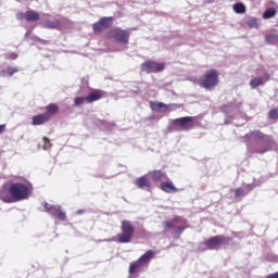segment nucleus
I'll list each match as a JSON object with an SVG mask.
<instances>
[{"mask_svg":"<svg viewBox=\"0 0 278 278\" xmlns=\"http://www.w3.org/2000/svg\"><path fill=\"white\" fill-rule=\"evenodd\" d=\"M31 186L25 182H12L9 188L3 186L0 190V201L3 203H16L29 199Z\"/></svg>","mask_w":278,"mask_h":278,"instance_id":"obj_1","label":"nucleus"},{"mask_svg":"<svg viewBox=\"0 0 278 278\" xmlns=\"http://www.w3.org/2000/svg\"><path fill=\"white\" fill-rule=\"evenodd\" d=\"M164 231H170L174 229L173 235L175 238H181V233L188 229V219L181 216H174L173 219L163 222Z\"/></svg>","mask_w":278,"mask_h":278,"instance_id":"obj_2","label":"nucleus"},{"mask_svg":"<svg viewBox=\"0 0 278 278\" xmlns=\"http://www.w3.org/2000/svg\"><path fill=\"white\" fill-rule=\"evenodd\" d=\"M252 138H254L257 143V148L255 153H266L268 151H273V147H275V141L268 135L263 134L260 130H255L251 132Z\"/></svg>","mask_w":278,"mask_h":278,"instance_id":"obj_3","label":"nucleus"},{"mask_svg":"<svg viewBox=\"0 0 278 278\" xmlns=\"http://www.w3.org/2000/svg\"><path fill=\"white\" fill-rule=\"evenodd\" d=\"M121 233L116 236L117 242L119 244H129L131 240H134V236L136 233V227L134 226V223L124 219L121 223Z\"/></svg>","mask_w":278,"mask_h":278,"instance_id":"obj_4","label":"nucleus"},{"mask_svg":"<svg viewBox=\"0 0 278 278\" xmlns=\"http://www.w3.org/2000/svg\"><path fill=\"white\" fill-rule=\"evenodd\" d=\"M218 72L217 70L211 68L204 73L199 80V86L205 90H214L218 86Z\"/></svg>","mask_w":278,"mask_h":278,"instance_id":"obj_5","label":"nucleus"},{"mask_svg":"<svg viewBox=\"0 0 278 278\" xmlns=\"http://www.w3.org/2000/svg\"><path fill=\"white\" fill-rule=\"evenodd\" d=\"M106 36L109 40H114L115 42H119V45H129V38L131 37V33H129V30L117 27L111 29Z\"/></svg>","mask_w":278,"mask_h":278,"instance_id":"obj_6","label":"nucleus"},{"mask_svg":"<svg viewBox=\"0 0 278 278\" xmlns=\"http://www.w3.org/2000/svg\"><path fill=\"white\" fill-rule=\"evenodd\" d=\"M230 240V237L217 235L206 240L204 242V245L206 247V249H208V251H216L219 247H223V244H229Z\"/></svg>","mask_w":278,"mask_h":278,"instance_id":"obj_7","label":"nucleus"},{"mask_svg":"<svg viewBox=\"0 0 278 278\" xmlns=\"http://www.w3.org/2000/svg\"><path fill=\"white\" fill-rule=\"evenodd\" d=\"M166 68V65L164 63H157L155 61H146L141 64V72L142 73H162Z\"/></svg>","mask_w":278,"mask_h":278,"instance_id":"obj_8","label":"nucleus"},{"mask_svg":"<svg viewBox=\"0 0 278 278\" xmlns=\"http://www.w3.org/2000/svg\"><path fill=\"white\" fill-rule=\"evenodd\" d=\"M114 24V17H101L98 22L92 24V29L94 34H101L102 31H105V29H110L112 25Z\"/></svg>","mask_w":278,"mask_h":278,"instance_id":"obj_9","label":"nucleus"},{"mask_svg":"<svg viewBox=\"0 0 278 278\" xmlns=\"http://www.w3.org/2000/svg\"><path fill=\"white\" fill-rule=\"evenodd\" d=\"M173 125H175V127H181L182 131H190V129H194V117L186 116L176 118Z\"/></svg>","mask_w":278,"mask_h":278,"instance_id":"obj_10","label":"nucleus"},{"mask_svg":"<svg viewBox=\"0 0 278 278\" xmlns=\"http://www.w3.org/2000/svg\"><path fill=\"white\" fill-rule=\"evenodd\" d=\"M17 21H26L27 23H36L37 21H40V13H38L35 10H28L25 13L20 12L16 14Z\"/></svg>","mask_w":278,"mask_h":278,"instance_id":"obj_11","label":"nucleus"},{"mask_svg":"<svg viewBox=\"0 0 278 278\" xmlns=\"http://www.w3.org/2000/svg\"><path fill=\"white\" fill-rule=\"evenodd\" d=\"M105 97V91L100 89H93L87 97L86 103H94L96 101H101Z\"/></svg>","mask_w":278,"mask_h":278,"instance_id":"obj_12","label":"nucleus"},{"mask_svg":"<svg viewBox=\"0 0 278 278\" xmlns=\"http://www.w3.org/2000/svg\"><path fill=\"white\" fill-rule=\"evenodd\" d=\"M148 175L151 178V180L155 182L162 181L163 179H168V175H166V173L163 172L162 169L150 170Z\"/></svg>","mask_w":278,"mask_h":278,"instance_id":"obj_13","label":"nucleus"},{"mask_svg":"<svg viewBox=\"0 0 278 278\" xmlns=\"http://www.w3.org/2000/svg\"><path fill=\"white\" fill-rule=\"evenodd\" d=\"M161 190L166 192V194H175L179 192V189L173 184V181H163L161 182Z\"/></svg>","mask_w":278,"mask_h":278,"instance_id":"obj_14","label":"nucleus"},{"mask_svg":"<svg viewBox=\"0 0 278 278\" xmlns=\"http://www.w3.org/2000/svg\"><path fill=\"white\" fill-rule=\"evenodd\" d=\"M49 116L46 115L45 113L35 115L31 117V125L34 126H40V125H45L46 123H49Z\"/></svg>","mask_w":278,"mask_h":278,"instance_id":"obj_15","label":"nucleus"},{"mask_svg":"<svg viewBox=\"0 0 278 278\" xmlns=\"http://www.w3.org/2000/svg\"><path fill=\"white\" fill-rule=\"evenodd\" d=\"M154 257H155V251L149 250L142 256H140L137 261H139L141 265L144 266V264H149L151 260H153Z\"/></svg>","mask_w":278,"mask_h":278,"instance_id":"obj_16","label":"nucleus"},{"mask_svg":"<svg viewBox=\"0 0 278 278\" xmlns=\"http://www.w3.org/2000/svg\"><path fill=\"white\" fill-rule=\"evenodd\" d=\"M58 112H60V108L58 106V104L51 103V104L46 106V113L45 114L51 121L52 116H55V114Z\"/></svg>","mask_w":278,"mask_h":278,"instance_id":"obj_17","label":"nucleus"},{"mask_svg":"<svg viewBox=\"0 0 278 278\" xmlns=\"http://www.w3.org/2000/svg\"><path fill=\"white\" fill-rule=\"evenodd\" d=\"M136 186L141 189L151 188V180L148 179L147 175L141 176L136 180Z\"/></svg>","mask_w":278,"mask_h":278,"instance_id":"obj_18","label":"nucleus"},{"mask_svg":"<svg viewBox=\"0 0 278 278\" xmlns=\"http://www.w3.org/2000/svg\"><path fill=\"white\" fill-rule=\"evenodd\" d=\"M150 106H151V110H153V112H167L168 111V105L163 102H151Z\"/></svg>","mask_w":278,"mask_h":278,"instance_id":"obj_19","label":"nucleus"},{"mask_svg":"<svg viewBox=\"0 0 278 278\" xmlns=\"http://www.w3.org/2000/svg\"><path fill=\"white\" fill-rule=\"evenodd\" d=\"M52 216L58 220H66V213L62 211V206H55L54 211H52Z\"/></svg>","mask_w":278,"mask_h":278,"instance_id":"obj_20","label":"nucleus"},{"mask_svg":"<svg viewBox=\"0 0 278 278\" xmlns=\"http://www.w3.org/2000/svg\"><path fill=\"white\" fill-rule=\"evenodd\" d=\"M142 263L139 261H136L134 263H130L128 273L129 275H136V273H140V268H142Z\"/></svg>","mask_w":278,"mask_h":278,"instance_id":"obj_21","label":"nucleus"},{"mask_svg":"<svg viewBox=\"0 0 278 278\" xmlns=\"http://www.w3.org/2000/svg\"><path fill=\"white\" fill-rule=\"evenodd\" d=\"M15 73H18V67H12V66H8L7 67V71L5 70H2L0 72V77H12L13 75H15Z\"/></svg>","mask_w":278,"mask_h":278,"instance_id":"obj_22","label":"nucleus"},{"mask_svg":"<svg viewBox=\"0 0 278 278\" xmlns=\"http://www.w3.org/2000/svg\"><path fill=\"white\" fill-rule=\"evenodd\" d=\"M42 27H45L46 29H58L60 27V21L55 20V21H45L42 23Z\"/></svg>","mask_w":278,"mask_h":278,"instance_id":"obj_23","label":"nucleus"},{"mask_svg":"<svg viewBox=\"0 0 278 278\" xmlns=\"http://www.w3.org/2000/svg\"><path fill=\"white\" fill-rule=\"evenodd\" d=\"M250 86L252 88H258V86H264V78L263 77H253L250 81Z\"/></svg>","mask_w":278,"mask_h":278,"instance_id":"obj_24","label":"nucleus"},{"mask_svg":"<svg viewBox=\"0 0 278 278\" xmlns=\"http://www.w3.org/2000/svg\"><path fill=\"white\" fill-rule=\"evenodd\" d=\"M265 41L267 42V45H277V42H278V35L277 34L266 35Z\"/></svg>","mask_w":278,"mask_h":278,"instance_id":"obj_25","label":"nucleus"},{"mask_svg":"<svg viewBox=\"0 0 278 278\" xmlns=\"http://www.w3.org/2000/svg\"><path fill=\"white\" fill-rule=\"evenodd\" d=\"M233 10L236 14H244V12H247V7H244L242 2H238L233 4Z\"/></svg>","mask_w":278,"mask_h":278,"instance_id":"obj_26","label":"nucleus"},{"mask_svg":"<svg viewBox=\"0 0 278 278\" xmlns=\"http://www.w3.org/2000/svg\"><path fill=\"white\" fill-rule=\"evenodd\" d=\"M276 14H277V10H275L274 8L267 9L263 13V18H265V20L273 18Z\"/></svg>","mask_w":278,"mask_h":278,"instance_id":"obj_27","label":"nucleus"},{"mask_svg":"<svg viewBox=\"0 0 278 278\" xmlns=\"http://www.w3.org/2000/svg\"><path fill=\"white\" fill-rule=\"evenodd\" d=\"M247 194H248V192L244 191V189H242V188H237V189L235 190V197H236V199H242V197H247Z\"/></svg>","mask_w":278,"mask_h":278,"instance_id":"obj_28","label":"nucleus"},{"mask_svg":"<svg viewBox=\"0 0 278 278\" xmlns=\"http://www.w3.org/2000/svg\"><path fill=\"white\" fill-rule=\"evenodd\" d=\"M86 103V97H76L74 99V105L77 108L79 105H84Z\"/></svg>","mask_w":278,"mask_h":278,"instance_id":"obj_29","label":"nucleus"},{"mask_svg":"<svg viewBox=\"0 0 278 278\" xmlns=\"http://www.w3.org/2000/svg\"><path fill=\"white\" fill-rule=\"evenodd\" d=\"M270 121H277L278 118V109H271L268 113Z\"/></svg>","mask_w":278,"mask_h":278,"instance_id":"obj_30","label":"nucleus"},{"mask_svg":"<svg viewBox=\"0 0 278 278\" xmlns=\"http://www.w3.org/2000/svg\"><path fill=\"white\" fill-rule=\"evenodd\" d=\"M43 207H45L46 212H48V214H52L54 212L55 207H58V206L51 205V204L45 202Z\"/></svg>","mask_w":278,"mask_h":278,"instance_id":"obj_31","label":"nucleus"},{"mask_svg":"<svg viewBox=\"0 0 278 278\" xmlns=\"http://www.w3.org/2000/svg\"><path fill=\"white\" fill-rule=\"evenodd\" d=\"M18 54L16 52H9L4 54L5 60H16Z\"/></svg>","mask_w":278,"mask_h":278,"instance_id":"obj_32","label":"nucleus"},{"mask_svg":"<svg viewBox=\"0 0 278 278\" xmlns=\"http://www.w3.org/2000/svg\"><path fill=\"white\" fill-rule=\"evenodd\" d=\"M42 140H43V150L48 151V149L52 147L51 140H49V138L47 137H43Z\"/></svg>","mask_w":278,"mask_h":278,"instance_id":"obj_33","label":"nucleus"},{"mask_svg":"<svg viewBox=\"0 0 278 278\" xmlns=\"http://www.w3.org/2000/svg\"><path fill=\"white\" fill-rule=\"evenodd\" d=\"M249 25H250V27H254V28L260 27V24L257 23V20H256V18H252V20L249 22Z\"/></svg>","mask_w":278,"mask_h":278,"instance_id":"obj_34","label":"nucleus"},{"mask_svg":"<svg viewBox=\"0 0 278 278\" xmlns=\"http://www.w3.org/2000/svg\"><path fill=\"white\" fill-rule=\"evenodd\" d=\"M37 42H40V45H49V40L37 38Z\"/></svg>","mask_w":278,"mask_h":278,"instance_id":"obj_35","label":"nucleus"},{"mask_svg":"<svg viewBox=\"0 0 278 278\" xmlns=\"http://www.w3.org/2000/svg\"><path fill=\"white\" fill-rule=\"evenodd\" d=\"M266 278H278V271L267 275Z\"/></svg>","mask_w":278,"mask_h":278,"instance_id":"obj_36","label":"nucleus"},{"mask_svg":"<svg viewBox=\"0 0 278 278\" xmlns=\"http://www.w3.org/2000/svg\"><path fill=\"white\" fill-rule=\"evenodd\" d=\"M5 131V124L0 125V134H3Z\"/></svg>","mask_w":278,"mask_h":278,"instance_id":"obj_37","label":"nucleus"},{"mask_svg":"<svg viewBox=\"0 0 278 278\" xmlns=\"http://www.w3.org/2000/svg\"><path fill=\"white\" fill-rule=\"evenodd\" d=\"M173 108H179V105H177V104H173Z\"/></svg>","mask_w":278,"mask_h":278,"instance_id":"obj_38","label":"nucleus"}]
</instances>
